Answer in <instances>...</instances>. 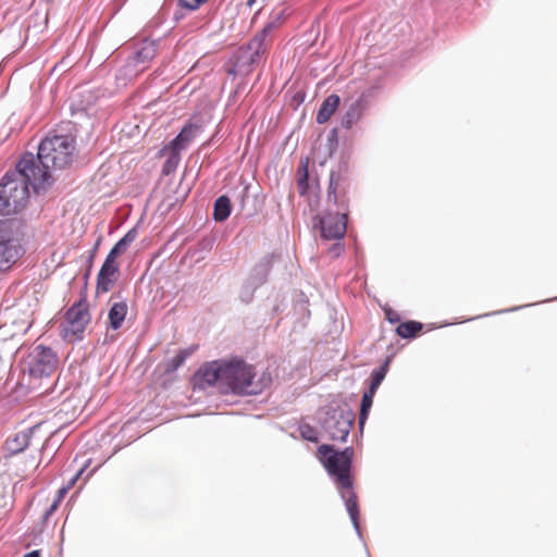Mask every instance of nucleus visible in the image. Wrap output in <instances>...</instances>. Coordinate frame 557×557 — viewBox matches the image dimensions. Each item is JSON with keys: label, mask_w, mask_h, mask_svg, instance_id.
<instances>
[{"label": "nucleus", "mask_w": 557, "mask_h": 557, "mask_svg": "<svg viewBox=\"0 0 557 557\" xmlns=\"http://www.w3.org/2000/svg\"><path fill=\"white\" fill-rule=\"evenodd\" d=\"M281 15L268 22L265 26L248 42L247 46L240 47L235 54L234 72L248 74L252 66L259 64L267 52L272 40L273 32L280 26Z\"/></svg>", "instance_id": "7ed1b4c3"}, {"label": "nucleus", "mask_w": 557, "mask_h": 557, "mask_svg": "<svg viewBox=\"0 0 557 557\" xmlns=\"http://www.w3.org/2000/svg\"><path fill=\"white\" fill-rule=\"evenodd\" d=\"M255 376L253 367L243 360H214L198 370L194 376V385L202 389L216 386L224 394L256 395L261 393L269 379L262 377L256 381Z\"/></svg>", "instance_id": "f257e3e1"}, {"label": "nucleus", "mask_w": 557, "mask_h": 557, "mask_svg": "<svg viewBox=\"0 0 557 557\" xmlns=\"http://www.w3.org/2000/svg\"><path fill=\"white\" fill-rule=\"evenodd\" d=\"M198 133L199 127L197 125H185L166 149H175L182 152L187 149L190 143L197 137Z\"/></svg>", "instance_id": "ddd939ff"}, {"label": "nucleus", "mask_w": 557, "mask_h": 557, "mask_svg": "<svg viewBox=\"0 0 557 557\" xmlns=\"http://www.w3.org/2000/svg\"><path fill=\"white\" fill-rule=\"evenodd\" d=\"M191 349L183 350L180 351L175 357H173V359L171 360V369L176 370L177 368H180L184 363L186 358L191 354Z\"/></svg>", "instance_id": "c756f323"}, {"label": "nucleus", "mask_w": 557, "mask_h": 557, "mask_svg": "<svg viewBox=\"0 0 557 557\" xmlns=\"http://www.w3.org/2000/svg\"><path fill=\"white\" fill-rule=\"evenodd\" d=\"M256 289L257 288H253V285L250 282L246 281L240 289V299L246 304L250 302Z\"/></svg>", "instance_id": "c85d7f7f"}, {"label": "nucleus", "mask_w": 557, "mask_h": 557, "mask_svg": "<svg viewBox=\"0 0 557 557\" xmlns=\"http://www.w3.org/2000/svg\"><path fill=\"white\" fill-rule=\"evenodd\" d=\"M50 166H45L39 157L33 153H26L22 157L16 165L14 173H18L24 182L30 185L36 193L45 189L51 184Z\"/></svg>", "instance_id": "6e6552de"}, {"label": "nucleus", "mask_w": 557, "mask_h": 557, "mask_svg": "<svg viewBox=\"0 0 557 557\" xmlns=\"http://www.w3.org/2000/svg\"><path fill=\"white\" fill-rule=\"evenodd\" d=\"M422 330V324L416 321L403 322L397 326V334L403 338L414 337Z\"/></svg>", "instance_id": "4be33fe9"}, {"label": "nucleus", "mask_w": 557, "mask_h": 557, "mask_svg": "<svg viewBox=\"0 0 557 557\" xmlns=\"http://www.w3.org/2000/svg\"><path fill=\"white\" fill-rule=\"evenodd\" d=\"M301 436L309 442L318 441V431L309 424H301L299 426Z\"/></svg>", "instance_id": "cd10ccee"}, {"label": "nucleus", "mask_w": 557, "mask_h": 557, "mask_svg": "<svg viewBox=\"0 0 557 557\" xmlns=\"http://www.w3.org/2000/svg\"><path fill=\"white\" fill-rule=\"evenodd\" d=\"M60 503H57V500H54L50 507L46 510L45 515H44V519H48L57 509H58V506H59Z\"/></svg>", "instance_id": "c9c22d12"}, {"label": "nucleus", "mask_w": 557, "mask_h": 557, "mask_svg": "<svg viewBox=\"0 0 557 557\" xmlns=\"http://www.w3.org/2000/svg\"><path fill=\"white\" fill-rule=\"evenodd\" d=\"M268 272V265L265 263H260L253 268L247 281L253 285V288H258L265 282Z\"/></svg>", "instance_id": "412c9836"}, {"label": "nucleus", "mask_w": 557, "mask_h": 557, "mask_svg": "<svg viewBox=\"0 0 557 557\" xmlns=\"http://www.w3.org/2000/svg\"><path fill=\"white\" fill-rule=\"evenodd\" d=\"M119 275V265L103 262L97 277L98 292L107 293L111 289Z\"/></svg>", "instance_id": "f8f14e48"}, {"label": "nucleus", "mask_w": 557, "mask_h": 557, "mask_svg": "<svg viewBox=\"0 0 557 557\" xmlns=\"http://www.w3.org/2000/svg\"><path fill=\"white\" fill-rule=\"evenodd\" d=\"M318 453L321 458H323V463L329 474L334 478L336 487L345 503L352 525L358 536L361 537L357 496L352 490V482L350 479L354 449L351 447H347L342 451H334L332 446L321 445L318 448Z\"/></svg>", "instance_id": "f03ea898"}, {"label": "nucleus", "mask_w": 557, "mask_h": 557, "mask_svg": "<svg viewBox=\"0 0 557 557\" xmlns=\"http://www.w3.org/2000/svg\"><path fill=\"white\" fill-rule=\"evenodd\" d=\"M22 237L20 221L0 220V272L9 270L23 256Z\"/></svg>", "instance_id": "39448f33"}, {"label": "nucleus", "mask_w": 557, "mask_h": 557, "mask_svg": "<svg viewBox=\"0 0 557 557\" xmlns=\"http://www.w3.org/2000/svg\"><path fill=\"white\" fill-rule=\"evenodd\" d=\"M127 304L125 301L114 302L109 310L110 325L113 330H119L127 314Z\"/></svg>", "instance_id": "a211bd4d"}, {"label": "nucleus", "mask_w": 557, "mask_h": 557, "mask_svg": "<svg viewBox=\"0 0 557 557\" xmlns=\"http://www.w3.org/2000/svg\"><path fill=\"white\" fill-rule=\"evenodd\" d=\"M29 196L28 184L18 173L8 172L0 181V212L4 215L17 213Z\"/></svg>", "instance_id": "423d86ee"}, {"label": "nucleus", "mask_w": 557, "mask_h": 557, "mask_svg": "<svg viewBox=\"0 0 557 557\" xmlns=\"http://www.w3.org/2000/svg\"><path fill=\"white\" fill-rule=\"evenodd\" d=\"M143 71H145V66L135 65V63L133 62V59L128 58L125 65H123L120 69V71L116 75V78L119 81H123L124 83H126L127 81H131L134 77H136Z\"/></svg>", "instance_id": "6ab92c4d"}, {"label": "nucleus", "mask_w": 557, "mask_h": 557, "mask_svg": "<svg viewBox=\"0 0 557 557\" xmlns=\"http://www.w3.org/2000/svg\"><path fill=\"white\" fill-rule=\"evenodd\" d=\"M120 255H121V253H119V251H117V250H115V248L113 247V248L110 250L109 255L107 256V258H106L104 262H109V264H116L115 259H116V257H117V256H120Z\"/></svg>", "instance_id": "473e14b6"}, {"label": "nucleus", "mask_w": 557, "mask_h": 557, "mask_svg": "<svg viewBox=\"0 0 557 557\" xmlns=\"http://www.w3.org/2000/svg\"><path fill=\"white\" fill-rule=\"evenodd\" d=\"M84 469H81L67 483L66 486H70V490L74 486L81 474L83 473Z\"/></svg>", "instance_id": "4c0bfd02"}, {"label": "nucleus", "mask_w": 557, "mask_h": 557, "mask_svg": "<svg viewBox=\"0 0 557 557\" xmlns=\"http://www.w3.org/2000/svg\"><path fill=\"white\" fill-rule=\"evenodd\" d=\"M317 219L322 238L341 240L345 236L347 230L346 212H332L330 209Z\"/></svg>", "instance_id": "9b49d317"}, {"label": "nucleus", "mask_w": 557, "mask_h": 557, "mask_svg": "<svg viewBox=\"0 0 557 557\" xmlns=\"http://www.w3.org/2000/svg\"><path fill=\"white\" fill-rule=\"evenodd\" d=\"M385 313H386V318L389 322L396 323L399 321V315L396 312H394L392 309H387L385 311Z\"/></svg>", "instance_id": "f704fd0d"}, {"label": "nucleus", "mask_w": 557, "mask_h": 557, "mask_svg": "<svg viewBox=\"0 0 557 557\" xmlns=\"http://www.w3.org/2000/svg\"><path fill=\"white\" fill-rule=\"evenodd\" d=\"M120 255H121V253H119V251H117V250H115V248L113 247V248L110 250L109 255L107 256V258H106L104 262H109V264H116L115 259H116V257H117V256H120Z\"/></svg>", "instance_id": "72a5a7b5"}, {"label": "nucleus", "mask_w": 557, "mask_h": 557, "mask_svg": "<svg viewBox=\"0 0 557 557\" xmlns=\"http://www.w3.org/2000/svg\"><path fill=\"white\" fill-rule=\"evenodd\" d=\"M341 99L337 95H330L321 104L318 114L317 122L323 124L330 120L333 113L339 106Z\"/></svg>", "instance_id": "f3484780"}, {"label": "nucleus", "mask_w": 557, "mask_h": 557, "mask_svg": "<svg viewBox=\"0 0 557 557\" xmlns=\"http://www.w3.org/2000/svg\"><path fill=\"white\" fill-rule=\"evenodd\" d=\"M90 321V315L85 302L73 305L66 312L65 320L62 323V336L67 342L79 341Z\"/></svg>", "instance_id": "9d476101"}, {"label": "nucleus", "mask_w": 557, "mask_h": 557, "mask_svg": "<svg viewBox=\"0 0 557 557\" xmlns=\"http://www.w3.org/2000/svg\"><path fill=\"white\" fill-rule=\"evenodd\" d=\"M387 372V363L372 371L370 376L369 392L376 393Z\"/></svg>", "instance_id": "b1692460"}, {"label": "nucleus", "mask_w": 557, "mask_h": 557, "mask_svg": "<svg viewBox=\"0 0 557 557\" xmlns=\"http://www.w3.org/2000/svg\"><path fill=\"white\" fill-rule=\"evenodd\" d=\"M24 557H40L39 550H33L24 555Z\"/></svg>", "instance_id": "58836bf2"}, {"label": "nucleus", "mask_w": 557, "mask_h": 557, "mask_svg": "<svg viewBox=\"0 0 557 557\" xmlns=\"http://www.w3.org/2000/svg\"><path fill=\"white\" fill-rule=\"evenodd\" d=\"M55 352L42 345L36 346L27 357L28 375L34 379L50 376L58 367Z\"/></svg>", "instance_id": "1a4fd4ad"}, {"label": "nucleus", "mask_w": 557, "mask_h": 557, "mask_svg": "<svg viewBox=\"0 0 557 557\" xmlns=\"http://www.w3.org/2000/svg\"><path fill=\"white\" fill-rule=\"evenodd\" d=\"M344 250V246L341 243H335L329 249L330 255L333 257H338Z\"/></svg>", "instance_id": "2f4dec72"}, {"label": "nucleus", "mask_w": 557, "mask_h": 557, "mask_svg": "<svg viewBox=\"0 0 557 557\" xmlns=\"http://www.w3.org/2000/svg\"><path fill=\"white\" fill-rule=\"evenodd\" d=\"M521 307H515L512 309H508V311H513V310H518L520 309ZM502 311H497L496 313H500ZM503 312H507V310H504Z\"/></svg>", "instance_id": "ea45409f"}, {"label": "nucleus", "mask_w": 557, "mask_h": 557, "mask_svg": "<svg viewBox=\"0 0 557 557\" xmlns=\"http://www.w3.org/2000/svg\"><path fill=\"white\" fill-rule=\"evenodd\" d=\"M137 231L136 228L129 230L113 247L119 253H123L126 251L128 246L136 239Z\"/></svg>", "instance_id": "a878e982"}, {"label": "nucleus", "mask_w": 557, "mask_h": 557, "mask_svg": "<svg viewBox=\"0 0 557 557\" xmlns=\"http://www.w3.org/2000/svg\"><path fill=\"white\" fill-rule=\"evenodd\" d=\"M33 431L30 429L16 433L5 442V449L10 455L22 453L28 445Z\"/></svg>", "instance_id": "2eb2a0df"}, {"label": "nucleus", "mask_w": 557, "mask_h": 557, "mask_svg": "<svg viewBox=\"0 0 557 557\" xmlns=\"http://www.w3.org/2000/svg\"><path fill=\"white\" fill-rule=\"evenodd\" d=\"M170 150H171V153L163 164V173L166 175L174 172L181 161V157H180L181 151L175 150V149H170Z\"/></svg>", "instance_id": "393cba45"}, {"label": "nucleus", "mask_w": 557, "mask_h": 557, "mask_svg": "<svg viewBox=\"0 0 557 557\" xmlns=\"http://www.w3.org/2000/svg\"><path fill=\"white\" fill-rule=\"evenodd\" d=\"M363 113V95L354 101L342 117V125L345 128H350L358 122Z\"/></svg>", "instance_id": "dca6fc26"}, {"label": "nucleus", "mask_w": 557, "mask_h": 557, "mask_svg": "<svg viewBox=\"0 0 557 557\" xmlns=\"http://www.w3.org/2000/svg\"><path fill=\"white\" fill-rule=\"evenodd\" d=\"M374 393H371L369 391L364 392L362 399H361V406H360V413H359V425L360 428L363 426L368 414L370 412V409L372 407Z\"/></svg>", "instance_id": "5701e85b"}, {"label": "nucleus", "mask_w": 557, "mask_h": 557, "mask_svg": "<svg viewBox=\"0 0 557 557\" xmlns=\"http://www.w3.org/2000/svg\"><path fill=\"white\" fill-rule=\"evenodd\" d=\"M231 214V202L226 196H220L214 202L213 215L216 221H224Z\"/></svg>", "instance_id": "aec40b11"}, {"label": "nucleus", "mask_w": 557, "mask_h": 557, "mask_svg": "<svg viewBox=\"0 0 557 557\" xmlns=\"http://www.w3.org/2000/svg\"><path fill=\"white\" fill-rule=\"evenodd\" d=\"M157 54V46L154 41L145 40L140 47L131 57L135 65L147 67L149 61H151Z\"/></svg>", "instance_id": "4468645a"}, {"label": "nucleus", "mask_w": 557, "mask_h": 557, "mask_svg": "<svg viewBox=\"0 0 557 557\" xmlns=\"http://www.w3.org/2000/svg\"><path fill=\"white\" fill-rule=\"evenodd\" d=\"M74 140L67 136L55 135L41 140L38 147L39 161L51 169H63L72 162Z\"/></svg>", "instance_id": "0eeeda50"}, {"label": "nucleus", "mask_w": 557, "mask_h": 557, "mask_svg": "<svg viewBox=\"0 0 557 557\" xmlns=\"http://www.w3.org/2000/svg\"><path fill=\"white\" fill-rule=\"evenodd\" d=\"M70 491V486H63L59 490L58 492V496L54 500H57V503H60L64 496L67 494V492Z\"/></svg>", "instance_id": "e433bc0d"}, {"label": "nucleus", "mask_w": 557, "mask_h": 557, "mask_svg": "<svg viewBox=\"0 0 557 557\" xmlns=\"http://www.w3.org/2000/svg\"><path fill=\"white\" fill-rule=\"evenodd\" d=\"M207 0H180L181 4L185 8H188L190 10H195L199 8L202 3H205Z\"/></svg>", "instance_id": "7c9ffc66"}, {"label": "nucleus", "mask_w": 557, "mask_h": 557, "mask_svg": "<svg viewBox=\"0 0 557 557\" xmlns=\"http://www.w3.org/2000/svg\"><path fill=\"white\" fill-rule=\"evenodd\" d=\"M322 429L333 441L345 442L355 421V412L344 403L331 401L321 412Z\"/></svg>", "instance_id": "20e7f679"}, {"label": "nucleus", "mask_w": 557, "mask_h": 557, "mask_svg": "<svg viewBox=\"0 0 557 557\" xmlns=\"http://www.w3.org/2000/svg\"><path fill=\"white\" fill-rule=\"evenodd\" d=\"M251 2H253V0H248V4H249V5L251 4Z\"/></svg>", "instance_id": "a19ab883"}, {"label": "nucleus", "mask_w": 557, "mask_h": 557, "mask_svg": "<svg viewBox=\"0 0 557 557\" xmlns=\"http://www.w3.org/2000/svg\"><path fill=\"white\" fill-rule=\"evenodd\" d=\"M338 187V176H336L335 173H331L330 176V184L327 188V203L331 207V205L337 206L338 199L336 195V190Z\"/></svg>", "instance_id": "bb28decb"}]
</instances>
